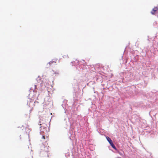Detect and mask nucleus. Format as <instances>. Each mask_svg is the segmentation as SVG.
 I'll return each instance as SVG.
<instances>
[{
  "label": "nucleus",
  "mask_w": 158,
  "mask_h": 158,
  "mask_svg": "<svg viewBox=\"0 0 158 158\" xmlns=\"http://www.w3.org/2000/svg\"><path fill=\"white\" fill-rule=\"evenodd\" d=\"M110 145L115 150L116 149L115 146V145L113 143H110Z\"/></svg>",
  "instance_id": "nucleus-5"
},
{
  "label": "nucleus",
  "mask_w": 158,
  "mask_h": 158,
  "mask_svg": "<svg viewBox=\"0 0 158 158\" xmlns=\"http://www.w3.org/2000/svg\"><path fill=\"white\" fill-rule=\"evenodd\" d=\"M56 63V62L54 61H53V60H52L49 62L46 65L47 68H48L50 66L52 65V64L54 65Z\"/></svg>",
  "instance_id": "nucleus-1"
},
{
  "label": "nucleus",
  "mask_w": 158,
  "mask_h": 158,
  "mask_svg": "<svg viewBox=\"0 0 158 158\" xmlns=\"http://www.w3.org/2000/svg\"><path fill=\"white\" fill-rule=\"evenodd\" d=\"M106 139L110 144V143H113L111 139L108 136H106Z\"/></svg>",
  "instance_id": "nucleus-3"
},
{
  "label": "nucleus",
  "mask_w": 158,
  "mask_h": 158,
  "mask_svg": "<svg viewBox=\"0 0 158 158\" xmlns=\"http://www.w3.org/2000/svg\"><path fill=\"white\" fill-rule=\"evenodd\" d=\"M42 139H45V136H43L42 137Z\"/></svg>",
  "instance_id": "nucleus-6"
},
{
  "label": "nucleus",
  "mask_w": 158,
  "mask_h": 158,
  "mask_svg": "<svg viewBox=\"0 0 158 158\" xmlns=\"http://www.w3.org/2000/svg\"><path fill=\"white\" fill-rule=\"evenodd\" d=\"M48 146H46V147H44V149H42L41 150H43L44 151L48 152Z\"/></svg>",
  "instance_id": "nucleus-4"
},
{
  "label": "nucleus",
  "mask_w": 158,
  "mask_h": 158,
  "mask_svg": "<svg viewBox=\"0 0 158 158\" xmlns=\"http://www.w3.org/2000/svg\"><path fill=\"white\" fill-rule=\"evenodd\" d=\"M39 124L40 125H41V124L40 123Z\"/></svg>",
  "instance_id": "nucleus-8"
},
{
  "label": "nucleus",
  "mask_w": 158,
  "mask_h": 158,
  "mask_svg": "<svg viewBox=\"0 0 158 158\" xmlns=\"http://www.w3.org/2000/svg\"><path fill=\"white\" fill-rule=\"evenodd\" d=\"M158 10V8L157 7H154L151 12L152 15H154Z\"/></svg>",
  "instance_id": "nucleus-2"
},
{
  "label": "nucleus",
  "mask_w": 158,
  "mask_h": 158,
  "mask_svg": "<svg viewBox=\"0 0 158 158\" xmlns=\"http://www.w3.org/2000/svg\"><path fill=\"white\" fill-rule=\"evenodd\" d=\"M35 89L36 86V85H35Z\"/></svg>",
  "instance_id": "nucleus-7"
}]
</instances>
